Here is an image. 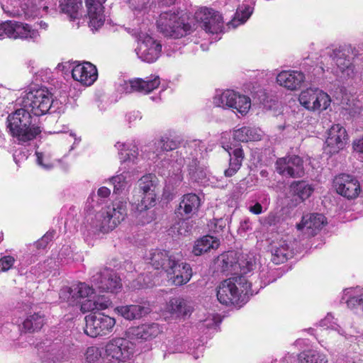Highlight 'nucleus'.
<instances>
[{
	"mask_svg": "<svg viewBox=\"0 0 363 363\" xmlns=\"http://www.w3.org/2000/svg\"><path fill=\"white\" fill-rule=\"evenodd\" d=\"M39 26L41 28H43L44 30H46L48 27V23L44 21H42L39 23Z\"/></svg>",
	"mask_w": 363,
	"mask_h": 363,
	"instance_id": "obj_64",
	"label": "nucleus"
},
{
	"mask_svg": "<svg viewBox=\"0 0 363 363\" xmlns=\"http://www.w3.org/2000/svg\"><path fill=\"white\" fill-rule=\"evenodd\" d=\"M221 320L218 315H209L202 321L201 328H213L218 326Z\"/></svg>",
	"mask_w": 363,
	"mask_h": 363,
	"instance_id": "obj_52",
	"label": "nucleus"
},
{
	"mask_svg": "<svg viewBox=\"0 0 363 363\" xmlns=\"http://www.w3.org/2000/svg\"><path fill=\"white\" fill-rule=\"evenodd\" d=\"M160 143L162 144L161 148L167 152L173 150L177 147V143L169 138H166V140L162 139L160 141Z\"/></svg>",
	"mask_w": 363,
	"mask_h": 363,
	"instance_id": "obj_54",
	"label": "nucleus"
},
{
	"mask_svg": "<svg viewBox=\"0 0 363 363\" xmlns=\"http://www.w3.org/2000/svg\"><path fill=\"white\" fill-rule=\"evenodd\" d=\"M82 7V0H60V8L62 13H67L71 19L77 18L79 10Z\"/></svg>",
	"mask_w": 363,
	"mask_h": 363,
	"instance_id": "obj_43",
	"label": "nucleus"
},
{
	"mask_svg": "<svg viewBox=\"0 0 363 363\" xmlns=\"http://www.w3.org/2000/svg\"><path fill=\"white\" fill-rule=\"evenodd\" d=\"M72 78L82 84L90 86L97 79L96 67L90 62L77 64L72 69Z\"/></svg>",
	"mask_w": 363,
	"mask_h": 363,
	"instance_id": "obj_25",
	"label": "nucleus"
},
{
	"mask_svg": "<svg viewBox=\"0 0 363 363\" xmlns=\"http://www.w3.org/2000/svg\"><path fill=\"white\" fill-rule=\"evenodd\" d=\"M94 294V289L85 283L79 282L77 284L73 285L71 287H65L60 290V298H65L67 295H69L67 298L71 297L74 300L79 298H89Z\"/></svg>",
	"mask_w": 363,
	"mask_h": 363,
	"instance_id": "obj_30",
	"label": "nucleus"
},
{
	"mask_svg": "<svg viewBox=\"0 0 363 363\" xmlns=\"http://www.w3.org/2000/svg\"><path fill=\"white\" fill-rule=\"evenodd\" d=\"M220 241L218 238L206 235L198 240L194 246L193 252L195 255L199 256L203 253L207 252L211 250H214L218 247Z\"/></svg>",
	"mask_w": 363,
	"mask_h": 363,
	"instance_id": "obj_38",
	"label": "nucleus"
},
{
	"mask_svg": "<svg viewBox=\"0 0 363 363\" xmlns=\"http://www.w3.org/2000/svg\"><path fill=\"white\" fill-rule=\"evenodd\" d=\"M27 158V155L25 152H22L21 151L16 150L13 153V159L16 163L18 164L20 160H23Z\"/></svg>",
	"mask_w": 363,
	"mask_h": 363,
	"instance_id": "obj_58",
	"label": "nucleus"
},
{
	"mask_svg": "<svg viewBox=\"0 0 363 363\" xmlns=\"http://www.w3.org/2000/svg\"><path fill=\"white\" fill-rule=\"evenodd\" d=\"M347 139L346 130L340 124L333 125L328 131L325 151L335 154L343 149Z\"/></svg>",
	"mask_w": 363,
	"mask_h": 363,
	"instance_id": "obj_23",
	"label": "nucleus"
},
{
	"mask_svg": "<svg viewBox=\"0 0 363 363\" xmlns=\"http://www.w3.org/2000/svg\"><path fill=\"white\" fill-rule=\"evenodd\" d=\"M160 84V78L157 75L152 74L145 79L135 78L129 81H124L120 85V91L125 93L137 91L143 94H149Z\"/></svg>",
	"mask_w": 363,
	"mask_h": 363,
	"instance_id": "obj_19",
	"label": "nucleus"
},
{
	"mask_svg": "<svg viewBox=\"0 0 363 363\" xmlns=\"http://www.w3.org/2000/svg\"><path fill=\"white\" fill-rule=\"evenodd\" d=\"M252 279L247 280L244 276H235L223 281L217 288V298L225 306H240L247 301V296L257 294L252 289Z\"/></svg>",
	"mask_w": 363,
	"mask_h": 363,
	"instance_id": "obj_3",
	"label": "nucleus"
},
{
	"mask_svg": "<svg viewBox=\"0 0 363 363\" xmlns=\"http://www.w3.org/2000/svg\"><path fill=\"white\" fill-rule=\"evenodd\" d=\"M14 258L11 256H4L0 259V271L6 272L8 271L14 263Z\"/></svg>",
	"mask_w": 363,
	"mask_h": 363,
	"instance_id": "obj_53",
	"label": "nucleus"
},
{
	"mask_svg": "<svg viewBox=\"0 0 363 363\" xmlns=\"http://www.w3.org/2000/svg\"><path fill=\"white\" fill-rule=\"evenodd\" d=\"M204 146L202 142L194 140L183 147L179 151L164 153L162 166L165 167L169 175L179 176L185 163H188L191 179L197 182H204L207 177V169L199 164L198 156Z\"/></svg>",
	"mask_w": 363,
	"mask_h": 363,
	"instance_id": "obj_1",
	"label": "nucleus"
},
{
	"mask_svg": "<svg viewBox=\"0 0 363 363\" xmlns=\"http://www.w3.org/2000/svg\"><path fill=\"white\" fill-rule=\"evenodd\" d=\"M132 6L136 11L147 13L152 3V0H131Z\"/></svg>",
	"mask_w": 363,
	"mask_h": 363,
	"instance_id": "obj_50",
	"label": "nucleus"
},
{
	"mask_svg": "<svg viewBox=\"0 0 363 363\" xmlns=\"http://www.w3.org/2000/svg\"><path fill=\"white\" fill-rule=\"evenodd\" d=\"M337 192L348 199H355L360 192V186L357 179L352 175L341 174L334 179Z\"/></svg>",
	"mask_w": 363,
	"mask_h": 363,
	"instance_id": "obj_21",
	"label": "nucleus"
},
{
	"mask_svg": "<svg viewBox=\"0 0 363 363\" xmlns=\"http://www.w3.org/2000/svg\"><path fill=\"white\" fill-rule=\"evenodd\" d=\"M91 281L101 291L118 293L122 287L120 277L113 269L106 267L93 275Z\"/></svg>",
	"mask_w": 363,
	"mask_h": 363,
	"instance_id": "obj_18",
	"label": "nucleus"
},
{
	"mask_svg": "<svg viewBox=\"0 0 363 363\" xmlns=\"http://www.w3.org/2000/svg\"><path fill=\"white\" fill-rule=\"evenodd\" d=\"M225 225V221L223 219H220L217 220V223H216V228H217L218 226L220 230H222V228Z\"/></svg>",
	"mask_w": 363,
	"mask_h": 363,
	"instance_id": "obj_63",
	"label": "nucleus"
},
{
	"mask_svg": "<svg viewBox=\"0 0 363 363\" xmlns=\"http://www.w3.org/2000/svg\"><path fill=\"white\" fill-rule=\"evenodd\" d=\"M107 360L124 362L133 357L135 346L125 338H116L109 341L105 347Z\"/></svg>",
	"mask_w": 363,
	"mask_h": 363,
	"instance_id": "obj_12",
	"label": "nucleus"
},
{
	"mask_svg": "<svg viewBox=\"0 0 363 363\" xmlns=\"http://www.w3.org/2000/svg\"><path fill=\"white\" fill-rule=\"evenodd\" d=\"M106 0H86L89 25L91 30H98L104 23L105 15L103 4Z\"/></svg>",
	"mask_w": 363,
	"mask_h": 363,
	"instance_id": "obj_26",
	"label": "nucleus"
},
{
	"mask_svg": "<svg viewBox=\"0 0 363 363\" xmlns=\"http://www.w3.org/2000/svg\"><path fill=\"white\" fill-rule=\"evenodd\" d=\"M176 0H159V2L162 5L170 6L174 4Z\"/></svg>",
	"mask_w": 363,
	"mask_h": 363,
	"instance_id": "obj_62",
	"label": "nucleus"
},
{
	"mask_svg": "<svg viewBox=\"0 0 363 363\" xmlns=\"http://www.w3.org/2000/svg\"><path fill=\"white\" fill-rule=\"evenodd\" d=\"M138 57L143 62L152 63L161 55V43L149 35H140L135 50Z\"/></svg>",
	"mask_w": 363,
	"mask_h": 363,
	"instance_id": "obj_14",
	"label": "nucleus"
},
{
	"mask_svg": "<svg viewBox=\"0 0 363 363\" xmlns=\"http://www.w3.org/2000/svg\"><path fill=\"white\" fill-rule=\"evenodd\" d=\"M302 106L310 111H323L330 106V96L318 88H308L303 90L298 96Z\"/></svg>",
	"mask_w": 363,
	"mask_h": 363,
	"instance_id": "obj_9",
	"label": "nucleus"
},
{
	"mask_svg": "<svg viewBox=\"0 0 363 363\" xmlns=\"http://www.w3.org/2000/svg\"><path fill=\"white\" fill-rule=\"evenodd\" d=\"M194 16L206 32L212 34H218L223 32V17L218 11L206 7L200 8L196 11Z\"/></svg>",
	"mask_w": 363,
	"mask_h": 363,
	"instance_id": "obj_15",
	"label": "nucleus"
},
{
	"mask_svg": "<svg viewBox=\"0 0 363 363\" xmlns=\"http://www.w3.org/2000/svg\"><path fill=\"white\" fill-rule=\"evenodd\" d=\"M342 300L345 301L350 308H357L363 313V289L350 288L343 291Z\"/></svg>",
	"mask_w": 363,
	"mask_h": 363,
	"instance_id": "obj_33",
	"label": "nucleus"
},
{
	"mask_svg": "<svg viewBox=\"0 0 363 363\" xmlns=\"http://www.w3.org/2000/svg\"><path fill=\"white\" fill-rule=\"evenodd\" d=\"M111 194V190L106 187L102 186L100 187L97 191V196L101 199H106L108 198ZM96 196L95 194H91L89 197L87 199V204L89 205V208H94L95 205L94 203H95V198Z\"/></svg>",
	"mask_w": 363,
	"mask_h": 363,
	"instance_id": "obj_49",
	"label": "nucleus"
},
{
	"mask_svg": "<svg viewBox=\"0 0 363 363\" xmlns=\"http://www.w3.org/2000/svg\"><path fill=\"white\" fill-rule=\"evenodd\" d=\"M127 215V203L118 201L97 212L91 218V228L99 232L106 233L114 229Z\"/></svg>",
	"mask_w": 363,
	"mask_h": 363,
	"instance_id": "obj_5",
	"label": "nucleus"
},
{
	"mask_svg": "<svg viewBox=\"0 0 363 363\" xmlns=\"http://www.w3.org/2000/svg\"><path fill=\"white\" fill-rule=\"evenodd\" d=\"M167 311L176 317H184L190 314L192 307L190 302L182 297H174L167 304Z\"/></svg>",
	"mask_w": 363,
	"mask_h": 363,
	"instance_id": "obj_31",
	"label": "nucleus"
},
{
	"mask_svg": "<svg viewBox=\"0 0 363 363\" xmlns=\"http://www.w3.org/2000/svg\"><path fill=\"white\" fill-rule=\"evenodd\" d=\"M200 206L199 197L195 194H187L183 196L176 214L184 217L189 216L197 211Z\"/></svg>",
	"mask_w": 363,
	"mask_h": 363,
	"instance_id": "obj_29",
	"label": "nucleus"
},
{
	"mask_svg": "<svg viewBox=\"0 0 363 363\" xmlns=\"http://www.w3.org/2000/svg\"><path fill=\"white\" fill-rule=\"evenodd\" d=\"M275 166L277 172L282 176L298 178L304 174L303 160L297 155L279 158Z\"/></svg>",
	"mask_w": 363,
	"mask_h": 363,
	"instance_id": "obj_20",
	"label": "nucleus"
},
{
	"mask_svg": "<svg viewBox=\"0 0 363 363\" xmlns=\"http://www.w3.org/2000/svg\"><path fill=\"white\" fill-rule=\"evenodd\" d=\"M128 121L130 123L134 121H136L137 119L141 118L140 114L138 111H133L130 113L128 116Z\"/></svg>",
	"mask_w": 363,
	"mask_h": 363,
	"instance_id": "obj_60",
	"label": "nucleus"
},
{
	"mask_svg": "<svg viewBox=\"0 0 363 363\" xmlns=\"http://www.w3.org/2000/svg\"><path fill=\"white\" fill-rule=\"evenodd\" d=\"M86 359L89 363H106V352L102 354V350L96 347H89L86 352Z\"/></svg>",
	"mask_w": 363,
	"mask_h": 363,
	"instance_id": "obj_47",
	"label": "nucleus"
},
{
	"mask_svg": "<svg viewBox=\"0 0 363 363\" xmlns=\"http://www.w3.org/2000/svg\"><path fill=\"white\" fill-rule=\"evenodd\" d=\"M233 136V139L238 142L257 141L261 140L262 132L255 127L244 126L235 130Z\"/></svg>",
	"mask_w": 363,
	"mask_h": 363,
	"instance_id": "obj_35",
	"label": "nucleus"
},
{
	"mask_svg": "<svg viewBox=\"0 0 363 363\" xmlns=\"http://www.w3.org/2000/svg\"><path fill=\"white\" fill-rule=\"evenodd\" d=\"M271 260L275 264L285 262L293 255L291 249L285 240L273 243L271 246Z\"/></svg>",
	"mask_w": 363,
	"mask_h": 363,
	"instance_id": "obj_32",
	"label": "nucleus"
},
{
	"mask_svg": "<svg viewBox=\"0 0 363 363\" xmlns=\"http://www.w3.org/2000/svg\"><path fill=\"white\" fill-rule=\"evenodd\" d=\"M116 147L119 151V155L123 162H135L138 155V149L133 143H120L116 144Z\"/></svg>",
	"mask_w": 363,
	"mask_h": 363,
	"instance_id": "obj_40",
	"label": "nucleus"
},
{
	"mask_svg": "<svg viewBox=\"0 0 363 363\" xmlns=\"http://www.w3.org/2000/svg\"><path fill=\"white\" fill-rule=\"evenodd\" d=\"M213 102L217 107L235 109L242 115L247 114L251 107V100L249 97L233 90H225L217 94L213 97Z\"/></svg>",
	"mask_w": 363,
	"mask_h": 363,
	"instance_id": "obj_8",
	"label": "nucleus"
},
{
	"mask_svg": "<svg viewBox=\"0 0 363 363\" xmlns=\"http://www.w3.org/2000/svg\"><path fill=\"white\" fill-rule=\"evenodd\" d=\"M138 281L140 283V287H149L153 284L150 278H147V280H145V278H143V275L140 276L138 278Z\"/></svg>",
	"mask_w": 363,
	"mask_h": 363,
	"instance_id": "obj_57",
	"label": "nucleus"
},
{
	"mask_svg": "<svg viewBox=\"0 0 363 363\" xmlns=\"http://www.w3.org/2000/svg\"><path fill=\"white\" fill-rule=\"evenodd\" d=\"M53 234L52 233H46L40 240L37 242V247L45 248L50 241L52 240Z\"/></svg>",
	"mask_w": 363,
	"mask_h": 363,
	"instance_id": "obj_55",
	"label": "nucleus"
},
{
	"mask_svg": "<svg viewBox=\"0 0 363 363\" xmlns=\"http://www.w3.org/2000/svg\"><path fill=\"white\" fill-rule=\"evenodd\" d=\"M353 148L356 152L363 153V137L353 142Z\"/></svg>",
	"mask_w": 363,
	"mask_h": 363,
	"instance_id": "obj_56",
	"label": "nucleus"
},
{
	"mask_svg": "<svg viewBox=\"0 0 363 363\" xmlns=\"http://www.w3.org/2000/svg\"><path fill=\"white\" fill-rule=\"evenodd\" d=\"M7 128L20 144L33 140L41 132L40 127L33 123L31 112L23 106L8 116Z\"/></svg>",
	"mask_w": 363,
	"mask_h": 363,
	"instance_id": "obj_4",
	"label": "nucleus"
},
{
	"mask_svg": "<svg viewBox=\"0 0 363 363\" xmlns=\"http://www.w3.org/2000/svg\"><path fill=\"white\" fill-rule=\"evenodd\" d=\"M172 229L174 233H177L179 235H186L191 231V225L187 220L182 219L174 224Z\"/></svg>",
	"mask_w": 363,
	"mask_h": 363,
	"instance_id": "obj_48",
	"label": "nucleus"
},
{
	"mask_svg": "<svg viewBox=\"0 0 363 363\" xmlns=\"http://www.w3.org/2000/svg\"><path fill=\"white\" fill-rule=\"evenodd\" d=\"M305 79V75L301 72L297 70H284L277 75V82L280 86L289 90L294 91L301 87Z\"/></svg>",
	"mask_w": 363,
	"mask_h": 363,
	"instance_id": "obj_27",
	"label": "nucleus"
},
{
	"mask_svg": "<svg viewBox=\"0 0 363 363\" xmlns=\"http://www.w3.org/2000/svg\"><path fill=\"white\" fill-rule=\"evenodd\" d=\"M138 185L143 191V197L140 202L138 203L136 209L142 213L155 205L157 179L153 174H146L140 178Z\"/></svg>",
	"mask_w": 363,
	"mask_h": 363,
	"instance_id": "obj_16",
	"label": "nucleus"
},
{
	"mask_svg": "<svg viewBox=\"0 0 363 363\" xmlns=\"http://www.w3.org/2000/svg\"><path fill=\"white\" fill-rule=\"evenodd\" d=\"M37 164L45 169L49 170L53 168L54 163L50 162L49 158L42 152H35Z\"/></svg>",
	"mask_w": 363,
	"mask_h": 363,
	"instance_id": "obj_51",
	"label": "nucleus"
},
{
	"mask_svg": "<svg viewBox=\"0 0 363 363\" xmlns=\"http://www.w3.org/2000/svg\"><path fill=\"white\" fill-rule=\"evenodd\" d=\"M42 0H1L2 9L11 16L21 15L19 8L26 15H35L38 4Z\"/></svg>",
	"mask_w": 363,
	"mask_h": 363,
	"instance_id": "obj_22",
	"label": "nucleus"
},
{
	"mask_svg": "<svg viewBox=\"0 0 363 363\" xmlns=\"http://www.w3.org/2000/svg\"><path fill=\"white\" fill-rule=\"evenodd\" d=\"M326 54L332 59L336 65L334 69L335 75L340 78L351 77L354 73V57L350 49L327 50Z\"/></svg>",
	"mask_w": 363,
	"mask_h": 363,
	"instance_id": "obj_11",
	"label": "nucleus"
},
{
	"mask_svg": "<svg viewBox=\"0 0 363 363\" xmlns=\"http://www.w3.org/2000/svg\"><path fill=\"white\" fill-rule=\"evenodd\" d=\"M45 324V317L39 313L28 315L26 319L19 326L18 330L22 333H35L42 328Z\"/></svg>",
	"mask_w": 363,
	"mask_h": 363,
	"instance_id": "obj_36",
	"label": "nucleus"
},
{
	"mask_svg": "<svg viewBox=\"0 0 363 363\" xmlns=\"http://www.w3.org/2000/svg\"><path fill=\"white\" fill-rule=\"evenodd\" d=\"M85 321L84 332L91 337L108 335L112 332L116 324L114 318L101 313L86 315Z\"/></svg>",
	"mask_w": 363,
	"mask_h": 363,
	"instance_id": "obj_13",
	"label": "nucleus"
},
{
	"mask_svg": "<svg viewBox=\"0 0 363 363\" xmlns=\"http://www.w3.org/2000/svg\"><path fill=\"white\" fill-rule=\"evenodd\" d=\"M249 210L251 213L258 215L262 212V206L260 203H256L255 205L250 206Z\"/></svg>",
	"mask_w": 363,
	"mask_h": 363,
	"instance_id": "obj_59",
	"label": "nucleus"
},
{
	"mask_svg": "<svg viewBox=\"0 0 363 363\" xmlns=\"http://www.w3.org/2000/svg\"><path fill=\"white\" fill-rule=\"evenodd\" d=\"M111 304L109 300L103 298H98L96 300H91L89 297L81 303V310L83 313L100 311L107 308Z\"/></svg>",
	"mask_w": 363,
	"mask_h": 363,
	"instance_id": "obj_44",
	"label": "nucleus"
},
{
	"mask_svg": "<svg viewBox=\"0 0 363 363\" xmlns=\"http://www.w3.org/2000/svg\"><path fill=\"white\" fill-rule=\"evenodd\" d=\"M298 359L301 363H328L326 356L316 350H308L301 353Z\"/></svg>",
	"mask_w": 363,
	"mask_h": 363,
	"instance_id": "obj_45",
	"label": "nucleus"
},
{
	"mask_svg": "<svg viewBox=\"0 0 363 363\" xmlns=\"http://www.w3.org/2000/svg\"><path fill=\"white\" fill-rule=\"evenodd\" d=\"M228 154L230 156L229 167L224 172L226 177H230L238 172L245 157L243 150L240 147L235 148L231 152L228 151Z\"/></svg>",
	"mask_w": 363,
	"mask_h": 363,
	"instance_id": "obj_37",
	"label": "nucleus"
},
{
	"mask_svg": "<svg viewBox=\"0 0 363 363\" xmlns=\"http://www.w3.org/2000/svg\"><path fill=\"white\" fill-rule=\"evenodd\" d=\"M320 325L325 328L326 329H330L336 331L339 335L346 337L347 333L343 327L338 323L337 318L331 313H328L327 315L320 321Z\"/></svg>",
	"mask_w": 363,
	"mask_h": 363,
	"instance_id": "obj_46",
	"label": "nucleus"
},
{
	"mask_svg": "<svg viewBox=\"0 0 363 363\" xmlns=\"http://www.w3.org/2000/svg\"><path fill=\"white\" fill-rule=\"evenodd\" d=\"M0 35L4 38L36 40L40 35L37 30L25 23L6 21L1 23Z\"/></svg>",
	"mask_w": 363,
	"mask_h": 363,
	"instance_id": "obj_10",
	"label": "nucleus"
},
{
	"mask_svg": "<svg viewBox=\"0 0 363 363\" xmlns=\"http://www.w3.org/2000/svg\"><path fill=\"white\" fill-rule=\"evenodd\" d=\"M115 311L127 320H135L148 314L150 309L148 307L140 305H128L118 306Z\"/></svg>",
	"mask_w": 363,
	"mask_h": 363,
	"instance_id": "obj_34",
	"label": "nucleus"
},
{
	"mask_svg": "<svg viewBox=\"0 0 363 363\" xmlns=\"http://www.w3.org/2000/svg\"><path fill=\"white\" fill-rule=\"evenodd\" d=\"M291 189L302 201L308 199L314 191V187L305 181L292 182Z\"/></svg>",
	"mask_w": 363,
	"mask_h": 363,
	"instance_id": "obj_41",
	"label": "nucleus"
},
{
	"mask_svg": "<svg viewBox=\"0 0 363 363\" xmlns=\"http://www.w3.org/2000/svg\"><path fill=\"white\" fill-rule=\"evenodd\" d=\"M121 171L120 169L116 175L110 178V182L113 185V193L116 194H120L128 190L130 186V172L124 170L118 174Z\"/></svg>",
	"mask_w": 363,
	"mask_h": 363,
	"instance_id": "obj_39",
	"label": "nucleus"
},
{
	"mask_svg": "<svg viewBox=\"0 0 363 363\" xmlns=\"http://www.w3.org/2000/svg\"><path fill=\"white\" fill-rule=\"evenodd\" d=\"M161 333L157 323L143 324L129 329V334L138 340H149L156 337Z\"/></svg>",
	"mask_w": 363,
	"mask_h": 363,
	"instance_id": "obj_28",
	"label": "nucleus"
},
{
	"mask_svg": "<svg viewBox=\"0 0 363 363\" xmlns=\"http://www.w3.org/2000/svg\"><path fill=\"white\" fill-rule=\"evenodd\" d=\"M158 30L164 36L181 38L192 31L191 26L179 16L176 10L162 12L156 22Z\"/></svg>",
	"mask_w": 363,
	"mask_h": 363,
	"instance_id": "obj_6",
	"label": "nucleus"
},
{
	"mask_svg": "<svg viewBox=\"0 0 363 363\" xmlns=\"http://www.w3.org/2000/svg\"><path fill=\"white\" fill-rule=\"evenodd\" d=\"M264 270L262 271L261 274H260V277H261V283L263 284L264 286H266L267 284H269L270 282H272L274 279H269V280H267L266 279H264Z\"/></svg>",
	"mask_w": 363,
	"mask_h": 363,
	"instance_id": "obj_61",
	"label": "nucleus"
},
{
	"mask_svg": "<svg viewBox=\"0 0 363 363\" xmlns=\"http://www.w3.org/2000/svg\"><path fill=\"white\" fill-rule=\"evenodd\" d=\"M252 13V9L249 5H242L237 9L234 18L228 24V28H236L243 24Z\"/></svg>",
	"mask_w": 363,
	"mask_h": 363,
	"instance_id": "obj_42",
	"label": "nucleus"
},
{
	"mask_svg": "<svg viewBox=\"0 0 363 363\" xmlns=\"http://www.w3.org/2000/svg\"><path fill=\"white\" fill-rule=\"evenodd\" d=\"M256 262L254 257L245 255L238 260L236 253L228 252L223 255L222 269L223 272L236 273L238 269L242 274H247L255 267Z\"/></svg>",
	"mask_w": 363,
	"mask_h": 363,
	"instance_id": "obj_17",
	"label": "nucleus"
},
{
	"mask_svg": "<svg viewBox=\"0 0 363 363\" xmlns=\"http://www.w3.org/2000/svg\"><path fill=\"white\" fill-rule=\"evenodd\" d=\"M146 260L155 269L166 272L175 286L186 284L192 277L190 264L182 261L180 253L155 249L146 255Z\"/></svg>",
	"mask_w": 363,
	"mask_h": 363,
	"instance_id": "obj_2",
	"label": "nucleus"
},
{
	"mask_svg": "<svg viewBox=\"0 0 363 363\" xmlns=\"http://www.w3.org/2000/svg\"><path fill=\"white\" fill-rule=\"evenodd\" d=\"M52 101V94L44 86L32 88L29 91L23 92L17 100L20 106L26 107L37 116L45 114L50 110Z\"/></svg>",
	"mask_w": 363,
	"mask_h": 363,
	"instance_id": "obj_7",
	"label": "nucleus"
},
{
	"mask_svg": "<svg viewBox=\"0 0 363 363\" xmlns=\"http://www.w3.org/2000/svg\"><path fill=\"white\" fill-rule=\"evenodd\" d=\"M326 223L325 217L321 213H310L303 216L297 228L308 237L315 235Z\"/></svg>",
	"mask_w": 363,
	"mask_h": 363,
	"instance_id": "obj_24",
	"label": "nucleus"
}]
</instances>
